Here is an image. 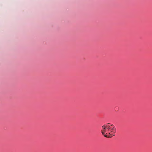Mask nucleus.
<instances>
[{
    "instance_id": "f257e3e1",
    "label": "nucleus",
    "mask_w": 152,
    "mask_h": 152,
    "mask_svg": "<svg viewBox=\"0 0 152 152\" xmlns=\"http://www.w3.org/2000/svg\"><path fill=\"white\" fill-rule=\"evenodd\" d=\"M116 132L115 126L113 124L107 123L104 124L102 127L101 133L106 137L110 138L114 136Z\"/></svg>"
}]
</instances>
